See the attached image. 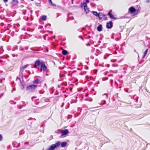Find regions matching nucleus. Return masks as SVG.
<instances>
[{
    "label": "nucleus",
    "mask_w": 150,
    "mask_h": 150,
    "mask_svg": "<svg viewBox=\"0 0 150 150\" xmlns=\"http://www.w3.org/2000/svg\"><path fill=\"white\" fill-rule=\"evenodd\" d=\"M21 7H23L24 6L23 5H21Z\"/></svg>",
    "instance_id": "32"
},
{
    "label": "nucleus",
    "mask_w": 150,
    "mask_h": 150,
    "mask_svg": "<svg viewBox=\"0 0 150 150\" xmlns=\"http://www.w3.org/2000/svg\"><path fill=\"white\" fill-rule=\"evenodd\" d=\"M112 26V23L111 21H110L109 23H107L106 27L108 28H110Z\"/></svg>",
    "instance_id": "7"
},
{
    "label": "nucleus",
    "mask_w": 150,
    "mask_h": 150,
    "mask_svg": "<svg viewBox=\"0 0 150 150\" xmlns=\"http://www.w3.org/2000/svg\"><path fill=\"white\" fill-rule=\"evenodd\" d=\"M90 108V110H91V109H93V108Z\"/></svg>",
    "instance_id": "29"
},
{
    "label": "nucleus",
    "mask_w": 150,
    "mask_h": 150,
    "mask_svg": "<svg viewBox=\"0 0 150 150\" xmlns=\"http://www.w3.org/2000/svg\"><path fill=\"white\" fill-rule=\"evenodd\" d=\"M103 96H107V95H106V94H104V95H103Z\"/></svg>",
    "instance_id": "33"
},
{
    "label": "nucleus",
    "mask_w": 150,
    "mask_h": 150,
    "mask_svg": "<svg viewBox=\"0 0 150 150\" xmlns=\"http://www.w3.org/2000/svg\"><path fill=\"white\" fill-rule=\"evenodd\" d=\"M110 82H111V84H112V82H113V80H110Z\"/></svg>",
    "instance_id": "30"
},
{
    "label": "nucleus",
    "mask_w": 150,
    "mask_h": 150,
    "mask_svg": "<svg viewBox=\"0 0 150 150\" xmlns=\"http://www.w3.org/2000/svg\"><path fill=\"white\" fill-rule=\"evenodd\" d=\"M103 29L102 26L101 25H99L97 27V30L98 31H101Z\"/></svg>",
    "instance_id": "9"
},
{
    "label": "nucleus",
    "mask_w": 150,
    "mask_h": 150,
    "mask_svg": "<svg viewBox=\"0 0 150 150\" xmlns=\"http://www.w3.org/2000/svg\"><path fill=\"white\" fill-rule=\"evenodd\" d=\"M49 3L51 5L53 6H55V5L54 4H53L52 1L51 0H49Z\"/></svg>",
    "instance_id": "20"
},
{
    "label": "nucleus",
    "mask_w": 150,
    "mask_h": 150,
    "mask_svg": "<svg viewBox=\"0 0 150 150\" xmlns=\"http://www.w3.org/2000/svg\"><path fill=\"white\" fill-rule=\"evenodd\" d=\"M18 3L17 0H13L12 2V4L13 5H15Z\"/></svg>",
    "instance_id": "12"
},
{
    "label": "nucleus",
    "mask_w": 150,
    "mask_h": 150,
    "mask_svg": "<svg viewBox=\"0 0 150 150\" xmlns=\"http://www.w3.org/2000/svg\"><path fill=\"white\" fill-rule=\"evenodd\" d=\"M86 1L87 3H88L89 2V1L88 0H86Z\"/></svg>",
    "instance_id": "26"
},
{
    "label": "nucleus",
    "mask_w": 150,
    "mask_h": 150,
    "mask_svg": "<svg viewBox=\"0 0 150 150\" xmlns=\"http://www.w3.org/2000/svg\"><path fill=\"white\" fill-rule=\"evenodd\" d=\"M92 12L94 15H95L96 17H98V16H99V13H98L97 12L95 11H92Z\"/></svg>",
    "instance_id": "13"
},
{
    "label": "nucleus",
    "mask_w": 150,
    "mask_h": 150,
    "mask_svg": "<svg viewBox=\"0 0 150 150\" xmlns=\"http://www.w3.org/2000/svg\"><path fill=\"white\" fill-rule=\"evenodd\" d=\"M26 13V10H25V11H24V12H23V14L24 15H25V13Z\"/></svg>",
    "instance_id": "25"
},
{
    "label": "nucleus",
    "mask_w": 150,
    "mask_h": 150,
    "mask_svg": "<svg viewBox=\"0 0 150 150\" xmlns=\"http://www.w3.org/2000/svg\"><path fill=\"white\" fill-rule=\"evenodd\" d=\"M67 144V143L66 142H63L61 144L62 147H64Z\"/></svg>",
    "instance_id": "11"
},
{
    "label": "nucleus",
    "mask_w": 150,
    "mask_h": 150,
    "mask_svg": "<svg viewBox=\"0 0 150 150\" xmlns=\"http://www.w3.org/2000/svg\"><path fill=\"white\" fill-rule=\"evenodd\" d=\"M84 9L85 10V11L86 12V13H88L89 11V10L87 8H85V9Z\"/></svg>",
    "instance_id": "21"
},
{
    "label": "nucleus",
    "mask_w": 150,
    "mask_h": 150,
    "mask_svg": "<svg viewBox=\"0 0 150 150\" xmlns=\"http://www.w3.org/2000/svg\"><path fill=\"white\" fill-rule=\"evenodd\" d=\"M3 0L4 1V2H7L8 0Z\"/></svg>",
    "instance_id": "27"
},
{
    "label": "nucleus",
    "mask_w": 150,
    "mask_h": 150,
    "mask_svg": "<svg viewBox=\"0 0 150 150\" xmlns=\"http://www.w3.org/2000/svg\"><path fill=\"white\" fill-rule=\"evenodd\" d=\"M98 15V17L100 20H101L102 19L103 17H105V14L100 13H99Z\"/></svg>",
    "instance_id": "8"
},
{
    "label": "nucleus",
    "mask_w": 150,
    "mask_h": 150,
    "mask_svg": "<svg viewBox=\"0 0 150 150\" xmlns=\"http://www.w3.org/2000/svg\"><path fill=\"white\" fill-rule=\"evenodd\" d=\"M37 86L35 85H29L27 88V90L30 91H32L36 88Z\"/></svg>",
    "instance_id": "2"
},
{
    "label": "nucleus",
    "mask_w": 150,
    "mask_h": 150,
    "mask_svg": "<svg viewBox=\"0 0 150 150\" xmlns=\"http://www.w3.org/2000/svg\"><path fill=\"white\" fill-rule=\"evenodd\" d=\"M62 53L64 55H66L67 54L68 52L67 50H63L62 51Z\"/></svg>",
    "instance_id": "14"
},
{
    "label": "nucleus",
    "mask_w": 150,
    "mask_h": 150,
    "mask_svg": "<svg viewBox=\"0 0 150 150\" xmlns=\"http://www.w3.org/2000/svg\"><path fill=\"white\" fill-rule=\"evenodd\" d=\"M21 88H22V89L23 88V85L21 87Z\"/></svg>",
    "instance_id": "31"
},
{
    "label": "nucleus",
    "mask_w": 150,
    "mask_h": 150,
    "mask_svg": "<svg viewBox=\"0 0 150 150\" xmlns=\"http://www.w3.org/2000/svg\"><path fill=\"white\" fill-rule=\"evenodd\" d=\"M148 49H147L144 52V55H143V56L142 57V58H144V57H145V56L146 55V54L147 53V52H148Z\"/></svg>",
    "instance_id": "17"
},
{
    "label": "nucleus",
    "mask_w": 150,
    "mask_h": 150,
    "mask_svg": "<svg viewBox=\"0 0 150 150\" xmlns=\"http://www.w3.org/2000/svg\"><path fill=\"white\" fill-rule=\"evenodd\" d=\"M62 135H64L67 134L69 132L68 130L67 129H65L64 130H62L61 131Z\"/></svg>",
    "instance_id": "6"
},
{
    "label": "nucleus",
    "mask_w": 150,
    "mask_h": 150,
    "mask_svg": "<svg viewBox=\"0 0 150 150\" xmlns=\"http://www.w3.org/2000/svg\"><path fill=\"white\" fill-rule=\"evenodd\" d=\"M146 2L147 3L150 2V0H146Z\"/></svg>",
    "instance_id": "24"
},
{
    "label": "nucleus",
    "mask_w": 150,
    "mask_h": 150,
    "mask_svg": "<svg viewBox=\"0 0 150 150\" xmlns=\"http://www.w3.org/2000/svg\"><path fill=\"white\" fill-rule=\"evenodd\" d=\"M13 90H15V88H14V89H13Z\"/></svg>",
    "instance_id": "36"
},
{
    "label": "nucleus",
    "mask_w": 150,
    "mask_h": 150,
    "mask_svg": "<svg viewBox=\"0 0 150 150\" xmlns=\"http://www.w3.org/2000/svg\"><path fill=\"white\" fill-rule=\"evenodd\" d=\"M105 100H104V104H105Z\"/></svg>",
    "instance_id": "34"
},
{
    "label": "nucleus",
    "mask_w": 150,
    "mask_h": 150,
    "mask_svg": "<svg viewBox=\"0 0 150 150\" xmlns=\"http://www.w3.org/2000/svg\"><path fill=\"white\" fill-rule=\"evenodd\" d=\"M104 20H107V18L106 17H105L104 18Z\"/></svg>",
    "instance_id": "28"
},
{
    "label": "nucleus",
    "mask_w": 150,
    "mask_h": 150,
    "mask_svg": "<svg viewBox=\"0 0 150 150\" xmlns=\"http://www.w3.org/2000/svg\"><path fill=\"white\" fill-rule=\"evenodd\" d=\"M36 6H40V3H36L35 4Z\"/></svg>",
    "instance_id": "22"
},
{
    "label": "nucleus",
    "mask_w": 150,
    "mask_h": 150,
    "mask_svg": "<svg viewBox=\"0 0 150 150\" xmlns=\"http://www.w3.org/2000/svg\"><path fill=\"white\" fill-rule=\"evenodd\" d=\"M129 11L132 14L136 12V10L134 7H131L129 8Z\"/></svg>",
    "instance_id": "5"
},
{
    "label": "nucleus",
    "mask_w": 150,
    "mask_h": 150,
    "mask_svg": "<svg viewBox=\"0 0 150 150\" xmlns=\"http://www.w3.org/2000/svg\"><path fill=\"white\" fill-rule=\"evenodd\" d=\"M46 18H47V17H46V16H45V15H44V16H42V17H41V19L43 21H45L46 20Z\"/></svg>",
    "instance_id": "19"
},
{
    "label": "nucleus",
    "mask_w": 150,
    "mask_h": 150,
    "mask_svg": "<svg viewBox=\"0 0 150 150\" xmlns=\"http://www.w3.org/2000/svg\"><path fill=\"white\" fill-rule=\"evenodd\" d=\"M81 6L82 8L83 7L85 9V8H87V5L86 3H81Z\"/></svg>",
    "instance_id": "10"
},
{
    "label": "nucleus",
    "mask_w": 150,
    "mask_h": 150,
    "mask_svg": "<svg viewBox=\"0 0 150 150\" xmlns=\"http://www.w3.org/2000/svg\"><path fill=\"white\" fill-rule=\"evenodd\" d=\"M108 15L109 16L110 18L112 19H114V17L113 15L111 14L110 12H109L108 13Z\"/></svg>",
    "instance_id": "15"
},
{
    "label": "nucleus",
    "mask_w": 150,
    "mask_h": 150,
    "mask_svg": "<svg viewBox=\"0 0 150 150\" xmlns=\"http://www.w3.org/2000/svg\"><path fill=\"white\" fill-rule=\"evenodd\" d=\"M39 81L40 80L39 79H38L34 80L33 81V82L34 83L37 84L39 82Z\"/></svg>",
    "instance_id": "16"
},
{
    "label": "nucleus",
    "mask_w": 150,
    "mask_h": 150,
    "mask_svg": "<svg viewBox=\"0 0 150 150\" xmlns=\"http://www.w3.org/2000/svg\"><path fill=\"white\" fill-rule=\"evenodd\" d=\"M40 71H42V70L43 71H45L47 69V67L45 66V64L44 62H41L40 63Z\"/></svg>",
    "instance_id": "3"
},
{
    "label": "nucleus",
    "mask_w": 150,
    "mask_h": 150,
    "mask_svg": "<svg viewBox=\"0 0 150 150\" xmlns=\"http://www.w3.org/2000/svg\"><path fill=\"white\" fill-rule=\"evenodd\" d=\"M106 57H104V59H106Z\"/></svg>",
    "instance_id": "35"
},
{
    "label": "nucleus",
    "mask_w": 150,
    "mask_h": 150,
    "mask_svg": "<svg viewBox=\"0 0 150 150\" xmlns=\"http://www.w3.org/2000/svg\"><path fill=\"white\" fill-rule=\"evenodd\" d=\"M60 144V142L59 141H58L55 144L51 145L48 149V150H54L56 148L59 146Z\"/></svg>",
    "instance_id": "1"
},
{
    "label": "nucleus",
    "mask_w": 150,
    "mask_h": 150,
    "mask_svg": "<svg viewBox=\"0 0 150 150\" xmlns=\"http://www.w3.org/2000/svg\"><path fill=\"white\" fill-rule=\"evenodd\" d=\"M40 64V60H37L35 62V64L34 65V68H37L38 67H39Z\"/></svg>",
    "instance_id": "4"
},
{
    "label": "nucleus",
    "mask_w": 150,
    "mask_h": 150,
    "mask_svg": "<svg viewBox=\"0 0 150 150\" xmlns=\"http://www.w3.org/2000/svg\"><path fill=\"white\" fill-rule=\"evenodd\" d=\"M28 66V64H26L23 66L22 67L20 68V70L22 71V70L24 69L25 68L27 67Z\"/></svg>",
    "instance_id": "18"
},
{
    "label": "nucleus",
    "mask_w": 150,
    "mask_h": 150,
    "mask_svg": "<svg viewBox=\"0 0 150 150\" xmlns=\"http://www.w3.org/2000/svg\"><path fill=\"white\" fill-rule=\"evenodd\" d=\"M3 138L2 135L0 134V141Z\"/></svg>",
    "instance_id": "23"
},
{
    "label": "nucleus",
    "mask_w": 150,
    "mask_h": 150,
    "mask_svg": "<svg viewBox=\"0 0 150 150\" xmlns=\"http://www.w3.org/2000/svg\"><path fill=\"white\" fill-rule=\"evenodd\" d=\"M99 42H100V41H99Z\"/></svg>",
    "instance_id": "37"
}]
</instances>
